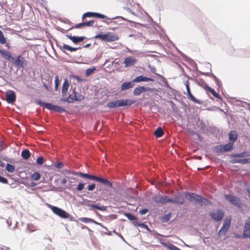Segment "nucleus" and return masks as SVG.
<instances>
[{
    "mask_svg": "<svg viewBox=\"0 0 250 250\" xmlns=\"http://www.w3.org/2000/svg\"><path fill=\"white\" fill-rule=\"evenodd\" d=\"M74 174L79 176L83 178L96 181L97 182L101 183L102 184L106 187L110 188H113L112 183L106 179L81 172H75L74 173Z\"/></svg>",
    "mask_w": 250,
    "mask_h": 250,
    "instance_id": "f257e3e1",
    "label": "nucleus"
},
{
    "mask_svg": "<svg viewBox=\"0 0 250 250\" xmlns=\"http://www.w3.org/2000/svg\"><path fill=\"white\" fill-rule=\"evenodd\" d=\"M185 198L188 201L198 203L200 204L201 206H203V205H206L210 204L208 199L202 198L201 196L193 193H185Z\"/></svg>",
    "mask_w": 250,
    "mask_h": 250,
    "instance_id": "f03ea898",
    "label": "nucleus"
},
{
    "mask_svg": "<svg viewBox=\"0 0 250 250\" xmlns=\"http://www.w3.org/2000/svg\"><path fill=\"white\" fill-rule=\"evenodd\" d=\"M95 38L105 42H111L119 40V37L117 35L109 32L104 34H102V33L98 34L95 37Z\"/></svg>",
    "mask_w": 250,
    "mask_h": 250,
    "instance_id": "7ed1b4c3",
    "label": "nucleus"
},
{
    "mask_svg": "<svg viewBox=\"0 0 250 250\" xmlns=\"http://www.w3.org/2000/svg\"><path fill=\"white\" fill-rule=\"evenodd\" d=\"M48 207L54 213L58 215L63 219H67L69 218L71 215L66 212L65 210L57 207H55L51 205H48Z\"/></svg>",
    "mask_w": 250,
    "mask_h": 250,
    "instance_id": "20e7f679",
    "label": "nucleus"
},
{
    "mask_svg": "<svg viewBox=\"0 0 250 250\" xmlns=\"http://www.w3.org/2000/svg\"><path fill=\"white\" fill-rule=\"evenodd\" d=\"M37 103L40 106L50 110H53L59 113H62L63 112L65 111V109L57 105H53L50 103H47L42 101H39L37 102Z\"/></svg>",
    "mask_w": 250,
    "mask_h": 250,
    "instance_id": "39448f33",
    "label": "nucleus"
},
{
    "mask_svg": "<svg viewBox=\"0 0 250 250\" xmlns=\"http://www.w3.org/2000/svg\"><path fill=\"white\" fill-rule=\"evenodd\" d=\"M232 143L229 142L225 145H218L215 147L214 150L217 153L230 151L233 149Z\"/></svg>",
    "mask_w": 250,
    "mask_h": 250,
    "instance_id": "423d86ee",
    "label": "nucleus"
},
{
    "mask_svg": "<svg viewBox=\"0 0 250 250\" xmlns=\"http://www.w3.org/2000/svg\"><path fill=\"white\" fill-rule=\"evenodd\" d=\"M231 220V219L230 217L225 218L224 221L223 225L218 232V235L221 236L226 234L230 227Z\"/></svg>",
    "mask_w": 250,
    "mask_h": 250,
    "instance_id": "0eeeda50",
    "label": "nucleus"
},
{
    "mask_svg": "<svg viewBox=\"0 0 250 250\" xmlns=\"http://www.w3.org/2000/svg\"><path fill=\"white\" fill-rule=\"evenodd\" d=\"M225 198L229 202L234 205L236 207L240 208L241 205V200L237 197L233 195H225Z\"/></svg>",
    "mask_w": 250,
    "mask_h": 250,
    "instance_id": "6e6552de",
    "label": "nucleus"
},
{
    "mask_svg": "<svg viewBox=\"0 0 250 250\" xmlns=\"http://www.w3.org/2000/svg\"><path fill=\"white\" fill-rule=\"evenodd\" d=\"M96 17L98 18L104 19L107 18L104 15L92 12H88L84 13L82 16V20L83 21L86 18Z\"/></svg>",
    "mask_w": 250,
    "mask_h": 250,
    "instance_id": "1a4fd4ad",
    "label": "nucleus"
},
{
    "mask_svg": "<svg viewBox=\"0 0 250 250\" xmlns=\"http://www.w3.org/2000/svg\"><path fill=\"white\" fill-rule=\"evenodd\" d=\"M16 100V95L13 90H8L6 92L5 100L8 103L13 104Z\"/></svg>",
    "mask_w": 250,
    "mask_h": 250,
    "instance_id": "9d476101",
    "label": "nucleus"
},
{
    "mask_svg": "<svg viewBox=\"0 0 250 250\" xmlns=\"http://www.w3.org/2000/svg\"><path fill=\"white\" fill-rule=\"evenodd\" d=\"M0 55L8 61L14 62L15 61V58L12 57L11 53L5 49H0Z\"/></svg>",
    "mask_w": 250,
    "mask_h": 250,
    "instance_id": "9b49d317",
    "label": "nucleus"
},
{
    "mask_svg": "<svg viewBox=\"0 0 250 250\" xmlns=\"http://www.w3.org/2000/svg\"><path fill=\"white\" fill-rule=\"evenodd\" d=\"M243 235L246 237H250V216L245 221Z\"/></svg>",
    "mask_w": 250,
    "mask_h": 250,
    "instance_id": "f8f14e48",
    "label": "nucleus"
},
{
    "mask_svg": "<svg viewBox=\"0 0 250 250\" xmlns=\"http://www.w3.org/2000/svg\"><path fill=\"white\" fill-rule=\"evenodd\" d=\"M212 218L216 221H220L224 216V213L220 210H215L210 213Z\"/></svg>",
    "mask_w": 250,
    "mask_h": 250,
    "instance_id": "ddd939ff",
    "label": "nucleus"
},
{
    "mask_svg": "<svg viewBox=\"0 0 250 250\" xmlns=\"http://www.w3.org/2000/svg\"><path fill=\"white\" fill-rule=\"evenodd\" d=\"M185 84L187 88L188 99L193 101V102H194L195 103L201 104V102L199 100L196 99L191 94L189 88V84L188 81H187L185 82Z\"/></svg>",
    "mask_w": 250,
    "mask_h": 250,
    "instance_id": "4468645a",
    "label": "nucleus"
},
{
    "mask_svg": "<svg viewBox=\"0 0 250 250\" xmlns=\"http://www.w3.org/2000/svg\"><path fill=\"white\" fill-rule=\"evenodd\" d=\"M91 26V27L97 26V25L96 24H95V21H93V20H91L88 21L83 22L78 24L74 26L73 27L75 28H81V27H82L83 26Z\"/></svg>",
    "mask_w": 250,
    "mask_h": 250,
    "instance_id": "2eb2a0df",
    "label": "nucleus"
},
{
    "mask_svg": "<svg viewBox=\"0 0 250 250\" xmlns=\"http://www.w3.org/2000/svg\"><path fill=\"white\" fill-rule=\"evenodd\" d=\"M166 195L161 196L160 195H156L153 196L152 199L156 203L166 204Z\"/></svg>",
    "mask_w": 250,
    "mask_h": 250,
    "instance_id": "dca6fc26",
    "label": "nucleus"
},
{
    "mask_svg": "<svg viewBox=\"0 0 250 250\" xmlns=\"http://www.w3.org/2000/svg\"><path fill=\"white\" fill-rule=\"evenodd\" d=\"M151 81L153 82L154 80L150 78H148L146 77H144L142 75L136 77L133 80V82L134 83H140L141 82H148Z\"/></svg>",
    "mask_w": 250,
    "mask_h": 250,
    "instance_id": "f3484780",
    "label": "nucleus"
},
{
    "mask_svg": "<svg viewBox=\"0 0 250 250\" xmlns=\"http://www.w3.org/2000/svg\"><path fill=\"white\" fill-rule=\"evenodd\" d=\"M117 101L118 103L117 105L118 106V107L124 106L126 105H130L134 103V101L129 99L119 100Z\"/></svg>",
    "mask_w": 250,
    "mask_h": 250,
    "instance_id": "a211bd4d",
    "label": "nucleus"
},
{
    "mask_svg": "<svg viewBox=\"0 0 250 250\" xmlns=\"http://www.w3.org/2000/svg\"><path fill=\"white\" fill-rule=\"evenodd\" d=\"M202 86L206 91L210 92L215 97L217 98H220V95L217 93H216V91L213 89L208 86L207 84L205 83L204 85H202Z\"/></svg>",
    "mask_w": 250,
    "mask_h": 250,
    "instance_id": "6ab92c4d",
    "label": "nucleus"
},
{
    "mask_svg": "<svg viewBox=\"0 0 250 250\" xmlns=\"http://www.w3.org/2000/svg\"><path fill=\"white\" fill-rule=\"evenodd\" d=\"M202 86L206 91L210 92L215 97L217 98H220V95L217 93H216V91L213 89L208 86L207 84L205 83L204 85H202Z\"/></svg>",
    "mask_w": 250,
    "mask_h": 250,
    "instance_id": "aec40b11",
    "label": "nucleus"
},
{
    "mask_svg": "<svg viewBox=\"0 0 250 250\" xmlns=\"http://www.w3.org/2000/svg\"><path fill=\"white\" fill-rule=\"evenodd\" d=\"M68 38L71 40L73 42L76 44L78 42H83L85 39V37H77L67 35Z\"/></svg>",
    "mask_w": 250,
    "mask_h": 250,
    "instance_id": "412c9836",
    "label": "nucleus"
},
{
    "mask_svg": "<svg viewBox=\"0 0 250 250\" xmlns=\"http://www.w3.org/2000/svg\"><path fill=\"white\" fill-rule=\"evenodd\" d=\"M133 83V81L132 82H126L124 83L121 86V90L124 91L133 87L134 86Z\"/></svg>",
    "mask_w": 250,
    "mask_h": 250,
    "instance_id": "4be33fe9",
    "label": "nucleus"
},
{
    "mask_svg": "<svg viewBox=\"0 0 250 250\" xmlns=\"http://www.w3.org/2000/svg\"><path fill=\"white\" fill-rule=\"evenodd\" d=\"M229 142L232 143V144L236 141L237 139V133L235 131H231L229 134Z\"/></svg>",
    "mask_w": 250,
    "mask_h": 250,
    "instance_id": "5701e85b",
    "label": "nucleus"
},
{
    "mask_svg": "<svg viewBox=\"0 0 250 250\" xmlns=\"http://www.w3.org/2000/svg\"><path fill=\"white\" fill-rule=\"evenodd\" d=\"M69 83L67 79H65L62 84V92L63 96L66 94L69 87Z\"/></svg>",
    "mask_w": 250,
    "mask_h": 250,
    "instance_id": "b1692460",
    "label": "nucleus"
},
{
    "mask_svg": "<svg viewBox=\"0 0 250 250\" xmlns=\"http://www.w3.org/2000/svg\"><path fill=\"white\" fill-rule=\"evenodd\" d=\"M75 96L76 91L75 89H74L72 93L69 95V97L64 99L63 101L66 102L73 103L75 101V100H74V98H75Z\"/></svg>",
    "mask_w": 250,
    "mask_h": 250,
    "instance_id": "393cba45",
    "label": "nucleus"
},
{
    "mask_svg": "<svg viewBox=\"0 0 250 250\" xmlns=\"http://www.w3.org/2000/svg\"><path fill=\"white\" fill-rule=\"evenodd\" d=\"M79 220L80 221H81V222H83V223H94L95 224L101 226V224L100 223L96 222V221H95V220H93L92 219L89 218L83 217V218H79Z\"/></svg>",
    "mask_w": 250,
    "mask_h": 250,
    "instance_id": "a878e982",
    "label": "nucleus"
},
{
    "mask_svg": "<svg viewBox=\"0 0 250 250\" xmlns=\"http://www.w3.org/2000/svg\"><path fill=\"white\" fill-rule=\"evenodd\" d=\"M250 156V151H244L241 153H237L232 155L233 157H245Z\"/></svg>",
    "mask_w": 250,
    "mask_h": 250,
    "instance_id": "bb28decb",
    "label": "nucleus"
},
{
    "mask_svg": "<svg viewBox=\"0 0 250 250\" xmlns=\"http://www.w3.org/2000/svg\"><path fill=\"white\" fill-rule=\"evenodd\" d=\"M31 153L28 149H23L21 153V156L22 158L26 160L30 157Z\"/></svg>",
    "mask_w": 250,
    "mask_h": 250,
    "instance_id": "cd10ccee",
    "label": "nucleus"
},
{
    "mask_svg": "<svg viewBox=\"0 0 250 250\" xmlns=\"http://www.w3.org/2000/svg\"><path fill=\"white\" fill-rule=\"evenodd\" d=\"M174 204L182 205L184 204V199L183 197H180L179 195L175 196L173 198Z\"/></svg>",
    "mask_w": 250,
    "mask_h": 250,
    "instance_id": "c85d7f7f",
    "label": "nucleus"
},
{
    "mask_svg": "<svg viewBox=\"0 0 250 250\" xmlns=\"http://www.w3.org/2000/svg\"><path fill=\"white\" fill-rule=\"evenodd\" d=\"M146 89L144 86H139L135 88L133 91V94L135 95H140L143 91H145Z\"/></svg>",
    "mask_w": 250,
    "mask_h": 250,
    "instance_id": "c756f323",
    "label": "nucleus"
},
{
    "mask_svg": "<svg viewBox=\"0 0 250 250\" xmlns=\"http://www.w3.org/2000/svg\"><path fill=\"white\" fill-rule=\"evenodd\" d=\"M164 134V131L161 127H158L154 131V135L157 138L161 137Z\"/></svg>",
    "mask_w": 250,
    "mask_h": 250,
    "instance_id": "7c9ffc66",
    "label": "nucleus"
},
{
    "mask_svg": "<svg viewBox=\"0 0 250 250\" xmlns=\"http://www.w3.org/2000/svg\"><path fill=\"white\" fill-rule=\"evenodd\" d=\"M234 163H238L242 164H245L250 162V158L247 159H235L233 160Z\"/></svg>",
    "mask_w": 250,
    "mask_h": 250,
    "instance_id": "2f4dec72",
    "label": "nucleus"
},
{
    "mask_svg": "<svg viewBox=\"0 0 250 250\" xmlns=\"http://www.w3.org/2000/svg\"><path fill=\"white\" fill-rule=\"evenodd\" d=\"M117 105H118L117 101H112V102H109L107 104V106L110 108H116V107H118V106Z\"/></svg>",
    "mask_w": 250,
    "mask_h": 250,
    "instance_id": "473e14b6",
    "label": "nucleus"
},
{
    "mask_svg": "<svg viewBox=\"0 0 250 250\" xmlns=\"http://www.w3.org/2000/svg\"><path fill=\"white\" fill-rule=\"evenodd\" d=\"M41 174L38 172H34L31 175V178L34 180H39L41 178Z\"/></svg>",
    "mask_w": 250,
    "mask_h": 250,
    "instance_id": "72a5a7b5",
    "label": "nucleus"
},
{
    "mask_svg": "<svg viewBox=\"0 0 250 250\" xmlns=\"http://www.w3.org/2000/svg\"><path fill=\"white\" fill-rule=\"evenodd\" d=\"M62 48L64 49L68 50L71 52L75 51L77 50H78V49L81 48V47H79V48L72 47H71L69 45H66V44H64L62 46Z\"/></svg>",
    "mask_w": 250,
    "mask_h": 250,
    "instance_id": "f704fd0d",
    "label": "nucleus"
},
{
    "mask_svg": "<svg viewBox=\"0 0 250 250\" xmlns=\"http://www.w3.org/2000/svg\"><path fill=\"white\" fill-rule=\"evenodd\" d=\"M96 70V67L95 66H92L90 68H88L85 72V75L86 76H89L91 75Z\"/></svg>",
    "mask_w": 250,
    "mask_h": 250,
    "instance_id": "c9c22d12",
    "label": "nucleus"
},
{
    "mask_svg": "<svg viewBox=\"0 0 250 250\" xmlns=\"http://www.w3.org/2000/svg\"><path fill=\"white\" fill-rule=\"evenodd\" d=\"M89 207L92 208L97 209L100 210H104L105 209V207L104 206L100 207L97 204L89 205Z\"/></svg>",
    "mask_w": 250,
    "mask_h": 250,
    "instance_id": "e433bc0d",
    "label": "nucleus"
},
{
    "mask_svg": "<svg viewBox=\"0 0 250 250\" xmlns=\"http://www.w3.org/2000/svg\"><path fill=\"white\" fill-rule=\"evenodd\" d=\"M6 169L9 172H13L15 170V167L10 164H7L6 167Z\"/></svg>",
    "mask_w": 250,
    "mask_h": 250,
    "instance_id": "4c0bfd02",
    "label": "nucleus"
},
{
    "mask_svg": "<svg viewBox=\"0 0 250 250\" xmlns=\"http://www.w3.org/2000/svg\"><path fill=\"white\" fill-rule=\"evenodd\" d=\"M84 98L83 96L76 92V96L75 98H74V100H75V101H81L83 100Z\"/></svg>",
    "mask_w": 250,
    "mask_h": 250,
    "instance_id": "58836bf2",
    "label": "nucleus"
},
{
    "mask_svg": "<svg viewBox=\"0 0 250 250\" xmlns=\"http://www.w3.org/2000/svg\"><path fill=\"white\" fill-rule=\"evenodd\" d=\"M26 60L24 59L21 55H20L18 57L17 59H15L14 62H25Z\"/></svg>",
    "mask_w": 250,
    "mask_h": 250,
    "instance_id": "ea45409f",
    "label": "nucleus"
},
{
    "mask_svg": "<svg viewBox=\"0 0 250 250\" xmlns=\"http://www.w3.org/2000/svg\"><path fill=\"white\" fill-rule=\"evenodd\" d=\"M125 215L129 220L131 221L135 220L136 219V218L135 216L133 215H132L130 213H126L125 214Z\"/></svg>",
    "mask_w": 250,
    "mask_h": 250,
    "instance_id": "a19ab883",
    "label": "nucleus"
},
{
    "mask_svg": "<svg viewBox=\"0 0 250 250\" xmlns=\"http://www.w3.org/2000/svg\"><path fill=\"white\" fill-rule=\"evenodd\" d=\"M0 43L1 44H4L6 43V39L2 31L0 30Z\"/></svg>",
    "mask_w": 250,
    "mask_h": 250,
    "instance_id": "79ce46f5",
    "label": "nucleus"
},
{
    "mask_svg": "<svg viewBox=\"0 0 250 250\" xmlns=\"http://www.w3.org/2000/svg\"><path fill=\"white\" fill-rule=\"evenodd\" d=\"M136 60L132 57L126 58L123 62H135Z\"/></svg>",
    "mask_w": 250,
    "mask_h": 250,
    "instance_id": "37998d69",
    "label": "nucleus"
},
{
    "mask_svg": "<svg viewBox=\"0 0 250 250\" xmlns=\"http://www.w3.org/2000/svg\"><path fill=\"white\" fill-rule=\"evenodd\" d=\"M85 184L83 183H80L76 188V189L79 191H82L83 188L84 187Z\"/></svg>",
    "mask_w": 250,
    "mask_h": 250,
    "instance_id": "c03bdc74",
    "label": "nucleus"
},
{
    "mask_svg": "<svg viewBox=\"0 0 250 250\" xmlns=\"http://www.w3.org/2000/svg\"><path fill=\"white\" fill-rule=\"evenodd\" d=\"M96 187V185L94 184H91L90 185H89L87 188L86 189L88 190V191H93Z\"/></svg>",
    "mask_w": 250,
    "mask_h": 250,
    "instance_id": "a18cd8bd",
    "label": "nucleus"
},
{
    "mask_svg": "<svg viewBox=\"0 0 250 250\" xmlns=\"http://www.w3.org/2000/svg\"><path fill=\"white\" fill-rule=\"evenodd\" d=\"M36 162L39 165H42L44 162V159L42 157H39L37 158Z\"/></svg>",
    "mask_w": 250,
    "mask_h": 250,
    "instance_id": "49530a36",
    "label": "nucleus"
},
{
    "mask_svg": "<svg viewBox=\"0 0 250 250\" xmlns=\"http://www.w3.org/2000/svg\"><path fill=\"white\" fill-rule=\"evenodd\" d=\"M171 214L170 213L167 214L165 215L163 218V222H167L170 218Z\"/></svg>",
    "mask_w": 250,
    "mask_h": 250,
    "instance_id": "de8ad7c7",
    "label": "nucleus"
},
{
    "mask_svg": "<svg viewBox=\"0 0 250 250\" xmlns=\"http://www.w3.org/2000/svg\"><path fill=\"white\" fill-rule=\"evenodd\" d=\"M168 248H169V250H181L179 248H178V247H177L176 246H175L172 244H171L170 245H169L168 246Z\"/></svg>",
    "mask_w": 250,
    "mask_h": 250,
    "instance_id": "09e8293b",
    "label": "nucleus"
},
{
    "mask_svg": "<svg viewBox=\"0 0 250 250\" xmlns=\"http://www.w3.org/2000/svg\"><path fill=\"white\" fill-rule=\"evenodd\" d=\"M73 78L75 79H76V80H77V81L79 83L80 82H84L85 81V80L83 79H81L80 77L78 76H73Z\"/></svg>",
    "mask_w": 250,
    "mask_h": 250,
    "instance_id": "8fccbe9b",
    "label": "nucleus"
},
{
    "mask_svg": "<svg viewBox=\"0 0 250 250\" xmlns=\"http://www.w3.org/2000/svg\"><path fill=\"white\" fill-rule=\"evenodd\" d=\"M55 89H56V90H57L59 85V84H60L59 78L58 76H56L55 77Z\"/></svg>",
    "mask_w": 250,
    "mask_h": 250,
    "instance_id": "3c124183",
    "label": "nucleus"
},
{
    "mask_svg": "<svg viewBox=\"0 0 250 250\" xmlns=\"http://www.w3.org/2000/svg\"><path fill=\"white\" fill-rule=\"evenodd\" d=\"M0 182L3 184H7L8 180L5 178L0 175Z\"/></svg>",
    "mask_w": 250,
    "mask_h": 250,
    "instance_id": "603ef678",
    "label": "nucleus"
},
{
    "mask_svg": "<svg viewBox=\"0 0 250 250\" xmlns=\"http://www.w3.org/2000/svg\"><path fill=\"white\" fill-rule=\"evenodd\" d=\"M168 203H171L174 204L173 198H168L167 196L166 197V204Z\"/></svg>",
    "mask_w": 250,
    "mask_h": 250,
    "instance_id": "864d4df0",
    "label": "nucleus"
},
{
    "mask_svg": "<svg viewBox=\"0 0 250 250\" xmlns=\"http://www.w3.org/2000/svg\"><path fill=\"white\" fill-rule=\"evenodd\" d=\"M55 166L59 168H62L63 167V164L61 162H57L55 164Z\"/></svg>",
    "mask_w": 250,
    "mask_h": 250,
    "instance_id": "5fc2aeb1",
    "label": "nucleus"
},
{
    "mask_svg": "<svg viewBox=\"0 0 250 250\" xmlns=\"http://www.w3.org/2000/svg\"><path fill=\"white\" fill-rule=\"evenodd\" d=\"M148 210L147 208H144L143 209H141L139 211V213L141 215H144L146 213L148 212Z\"/></svg>",
    "mask_w": 250,
    "mask_h": 250,
    "instance_id": "6e6d98bb",
    "label": "nucleus"
},
{
    "mask_svg": "<svg viewBox=\"0 0 250 250\" xmlns=\"http://www.w3.org/2000/svg\"><path fill=\"white\" fill-rule=\"evenodd\" d=\"M148 67L150 68L152 73H156V69L154 67H151L150 65H148Z\"/></svg>",
    "mask_w": 250,
    "mask_h": 250,
    "instance_id": "4d7b16f0",
    "label": "nucleus"
},
{
    "mask_svg": "<svg viewBox=\"0 0 250 250\" xmlns=\"http://www.w3.org/2000/svg\"><path fill=\"white\" fill-rule=\"evenodd\" d=\"M66 182H67V181H66V180L65 179H63L62 180V181H61V183H62V185H65V184H66Z\"/></svg>",
    "mask_w": 250,
    "mask_h": 250,
    "instance_id": "13d9d810",
    "label": "nucleus"
},
{
    "mask_svg": "<svg viewBox=\"0 0 250 250\" xmlns=\"http://www.w3.org/2000/svg\"><path fill=\"white\" fill-rule=\"evenodd\" d=\"M133 63H125V67H128L131 66Z\"/></svg>",
    "mask_w": 250,
    "mask_h": 250,
    "instance_id": "bf43d9fd",
    "label": "nucleus"
},
{
    "mask_svg": "<svg viewBox=\"0 0 250 250\" xmlns=\"http://www.w3.org/2000/svg\"><path fill=\"white\" fill-rule=\"evenodd\" d=\"M247 192L249 194V196L250 197V187L247 188Z\"/></svg>",
    "mask_w": 250,
    "mask_h": 250,
    "instance_id": "052dcab7",
    "label": "nucleus"
},
{
    "mask_svg": "<svg viewBox=\"0 0 250 250\" xmlns=\"http://www.w3.org/2000/svg\"><path fill=\"white\" fill-rule=\"evenodd\" d=\"M16 64H17V66H23L22 64L23 63H15Z\"/></svg>",
    "mask_w": 250,
    "mask_h": 250,
    "instance_id": "680f3d73",
    "label": "nucleus"
},
{
    "mask_svg": "<svg viewBox=\"0 0 250 250\" xmlns=\"http://www.w3.org/2000/svg\"><path fill=\"white\" fill-rule=\"evenodd\" d=\"M90 45V44H87L84 46L85 47H88Z\"/></svg>",
    "mask_w": 250,
    "mask_h": 250,
    "instance_id": "e2e57ef3",
    "label": "nucleus"
},
{
    "mask_svg": "<svg viewBox=\"0 0 250 250\" xmlns=\"http://www.w3.org/2000/svg\"><path fill=\"white\" fill-rule=\"evenodd\" d=\"M6 46L9 48V44L8 43L7 44H6Z\"/></svg>",
    "mask_w": 250,
    "mask_h": 250,
    "instance_id": "0e129e2a",
    "label": "nucleus"
}]
</instances>
